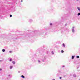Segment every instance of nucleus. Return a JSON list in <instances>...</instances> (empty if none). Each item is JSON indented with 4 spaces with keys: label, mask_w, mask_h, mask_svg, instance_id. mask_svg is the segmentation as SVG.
I'll list each match as a JSON object with an SVG mask.
<instances>
[{
    "label": "nucleus",
    "mask_w": 80,
    "mask_h": 80,
    "mask_svg": "<svg viewBox=\"0 0 80 80\" xmlns=\"http://www.w3.org/2000/svg\"><path fill=\"white\" fill-rule=\"evenodd\" d=\"M14 3H19V0H12Z\"/></svg>",
    "instance_id": "f257e3e1"
},
{
    "label": "nucleus",
    "mask_w": 80,
    "mask_h": 80,
    "mask_svg": "<svg viewBox=\"0 0 80 80\" xmlns=\"http://www.w3.org/2000/svg\"><path fill=\"white\" fill-rule=\"evenodd\" d=\"M74 28H75L73 27L72 28V32L73 33H74L75 32V30H74Z\"/></svg>",
    "instance_id": "f03ea898"
},
{
    "label": "nucleus",
    "mask_w": 80,
    "mask_h": 80,
    "mask_svg": "<svg viewBox=\"0 0 80 80\" xmlns=\"http://www.w3.org/2000/svg\"><path fill=\"white\" fill-rule=\"evenodd\" d=\"M74 57H75V56H72V60H73V59H74Z\"/></svg>",
    "instance_id": "7ed1b4c3"
},
{
    "label": "nucleus",
    "mask_w": 80,
    "mask_h": 80,
    "mask_svg": "<svg viewBox=\"0 0 80 80\" xmlns=\"http://www.w3.org/2000/svg\"><path fill=\"white\" fill-rule=\"evenodd\" d=\"M12 8V12H14L15 10V8Z\"/></svg>",
    "instance_id": "20e7f679"
},
{
    "label": "nucleus",
    "mask_w": 80,
    "mask_h": 80,
    "mask_svg": "<svg viewBox=\"0 0 80 80\" xmlns=\"http://www.w3.org/2000/svg\"><path fill=\"white\" fill-rule=\"evenodd\" d=\"M38 62L39 63V64H40L41 63V61L40 60H38Z\"/></svg>",
    "instance_id": "39448f33"
},
{
    "label": "nucleus",
    "mask_w": 80,
    "mask_h": 80,
    "mask_svg": "<svg viewBox=\"0 0 80 80\" xmlns=\"http://www.w3.org/2000/svg\"><path fill=\"white\" fill-rule=\"evenodd\" d=\"M29 22H33V20H32V19H30L29 20Z\"/></svg>",
    "instance_id": "423d86ee"
},
{
    "label": "nucleus",
    "mask_w": 80,
    "mask_h": 80,
    "mask_svg": "<svg viewBox=\"0 0 80 80\" xmlns=\"http://www.w3.org/2000/svg\"><path fill=\"white\" fill-rule=\"evenodd\" d=\"M12 63H13V65H15V62L14 61H12Z\"/></svg>",
    "instance_id": "0eeeda50"
},
{
    "label": "nucleus",
    "mask_w": 80,
    "mask_h": 80,
    "mask_svg": "<svg viewBox=\"0 0 80 80\" xmlns=\"http://www.w3.org/2000/svg\"><path fill=\"white\" fill-rule=\"evenodd\" d=\"M77 9L79 10V11L80 12V8L79 7H78L77 8Z\"/></svg>",
    "instance_id": "6e6552de"
},
{
    "label": "nucleus",
    "mask_w": 80,
    "mask_h": 80,
    "mask_svg": "<svg viewBox=\"0 0 80 80\" xmlns=\"http://www.w3.org/2000/svg\"><path fill=\"white\" fill-rule=\"evenodd\" d=\"M43 34V33H39V35H42Z\"/></svg>",
    "instance_id": "1a4fd4ad"
},
{
    "label": "nucleus",
    "mask_w": 80,
    "mask_h": 80,
    "mask_svg": "<svg viewBox=\"0 0 80 80\" xmlns=\"http://www.w3.org/2000/svg\"><path fill=\"white\" fill-rule=\"evenodd\" d=\"M2 52H5V49H2Z\"/></svg>",
    "instance_id": "9d476101"
},
{
    "label": "nucleus",
    "mask_w": 80,
    "mask_h": 80,
    "mask_svg": "<svg viewBox=\"0 0 80 80\" xmlns=\"http://www.w3.org/2000/svg\"><path fill=\"white\" fill-rule=\"evenodd\" d=\"M45 60V58H44V59H42V62H44Z\"/></svg>",
    "instance_id": "9b49d317"
},
{
    "label": "nucleus",
    "mask_w": 80,
    "mask_h": 80,
    "mask_svg": "<svg viewBox=\"0 0 80 80\" xmlns=\"http://www.w3.org/2000/svg\"><path fill=\"white\" fill-rule=\"evenodd\" d=\"M21 77H22V78H25V76H24L22 75L21 76Z\"/></svg>",
    "instance_id": "f8f14e48"
},
{
    "label": "nucleus",
    "mask_w": 80,
    "mask_h": 80,
    "mask_svg": "<svg viewBox=\"0 0 80 80\" xmlns=\"http://www.w3.org/2000/svg\"><path fill=\"white\" fill-rule=\"evenodd\" d=\"M10 70H11V69H12L13 68V67L12 66H10Z\"/></svg>",
    "instance_id": "ddd939ff"
},
{
    "label": "nucleus",
    "mask_w": 80,
    "mask_h": 80,
    "mask_svg": "<svg viewBox=\"0 0 80 80\" xmlns=\"http://www.w3.org/2000/svg\"><path fill=\"white\" fill-rule=\"evenodd\" d=\"M73 76L74 77H75V78L77 77V75H76V74H74L73 75Z\"/></svg>",
    "instance_id": "4468645a"
},
{
    "label": "nucleus",
    "mask_w": 80,
    "mask_h": 80,
    "mask_svg": "<svg viewBox=\"0 0 80 80\" xmlns=\"http://www.w3.org/2000/svg\"><path fill=\"white\" fill-rule=\"evenodd\" d=\"M62 45L64 47H65V44L64 43H63L62 44Z\"/></svg>",
    "instance_id": "2eb2a0df"
},
{
    "label": "nucleus",
    "mask_w": 80,
    "mask_h": 80,
    "mask_svg": "<svg viewBox=\"0 0 80 80\" xmlns=\"http://www.w3.org/2000/svg\"><path fill=\"white\" fill-rule=\"evenodd\" d=\"M9 61L10 62H12V58H10L9 59Z\"/></svg>",
    "instance_id": "dca6fc26"
},
{
    "label": "nucleus",
    "mask_w": 80,
    "mask_h": 80,
    "mask_svg": "<svg viewBox=\"0 0 80 80\" xmlns=\"http://www.w3.org/2000/svg\"><path fill=\"white\" fill-rule=\"evenodd\" d=\"M76 58H80V57H79V56H76Z\"/></svg>",
    "instance_id": "f3484780"
},
{
    "label": "nucleus",
    "mask_w": 80,
    "mask_h": 80,
    "mask_svg": "<svg viewBox=\"0 0 80 80\" xmlns=\"http://www.w3.org/2000/svg\"><path fill=\"white\" fill-rule=\"evenodd\" d=\"M52 55H54V52L53 51H52Z\"/></svg>",
    "instance_id": "a211bd4d"
},
{
    "label": "nucleus",
    "mask_w": 80,
    "mask_h": 80,
    "mask_svg": "<svg viewBox=\"0 0 80 80\" xmlns=\"http://www.w3.org/2000/svg\"><path fill=\"white\" fill-rule=\"evenodd\" d=\"M79 15H80V12L78 13V16H79Z\"/></svg>",
    "instance_id": "6ab92c4d"
},
{
    "label": "nucleus",
    "mask_w": 80,
    "mask_h": 80,
    "mask_svg": "<svg viewBox=\"0 0 80 80\" xmlns=\"http://www.w3.org/2000/svg\"><path fill=\"white\" fill-rule=\"evenodd\" d=\"M61 53H63L64 52V51H63V50H61Z\"/></svg>",
    "instance_id": "aec40b11"
},
{
    "label": "nucleus",
    "mask_w": 80,
    "mask_h": 80,
    "mask_svg": "<svg viewBox=\"0 0 80 80\" xmlns=\"http://www.w3.org/2000/svg\"><path fill=\"white\" fill-rule=\"evenodd\" d=\"M10 17H12V14H10Z\"/></svg>",
    "instance_id": "412c9836"
},
{
    "label": "nucleus",
    "mask_w": 80,
    "mask_h": 80,
    "mask_svg": "<svg viewBox=\"0 0 80 80\" xmlns=\"http://www.w3.org/2000/svg\"><path fill=\"white\" fill-rule=\"evenodd\" d=\"M50 25H51V26H52V23H50Z\"/></svg>",
    "instance_id": "4be33fe9"
},
{
    "label": "nucleus",
    "mask_w": 80,
    "mask_h": 80,
    "mask_svg": "<svg viewBox=\"0 0 80 80\" xmlns=\"http://www.w3.org/2000/svg\"><path fill=\"white\" fill-rule=\"evenodd\" d=\"M2 69L0 68V71H2Z\"/></svg>",
    "instance_id": "5701e85b"
},
{
    "label": "nucleus",
    "mask_w": 80,
    "mask_h": 80,
    "mask_svg": "<svg viewBox=\"0 0 80 80\" xmlns=\"http://www.w3.org/2000/svg\"><path fill=\"white\" fill-rule=\"evenodd\" d=\"M47 54H48V51L46 52Z\"/></svg>",
    "instance_id": "b1692460"
},
{
    "label": "nucleus",
    "mask_w": 80,
    "mask_h": 80,
    "mask_svg": "<svg viewBox=\"0 0 80 80\" xmlns=\"http://www.w3.org/2000/svg\"><path fill=\"white\" fill-rule=\"evenodd\" d=\"M62 77H59V78H60V79H62Z\"/></svg>",
    "instance_id": "393cba45"
},
{
    "label": "nucleus",
    "mask_w": 80,
    "mask_h": 80,
    "mask_svg": "<svg viewBox=\"0 0 80 80\" xmlns=\"http://www.w3.org/2000/svg\"><path fill=\"white\" fill-rule=\"evenodd\" d=\"M65 26H67V24H65Z\"/></svg>",
    "instance_id": "a878e982"
},
{
    "label": "nucleus",
    "mask_w": 80,
    "mask_h": 80,
    "mask_svg": "<svg viewBox=\"0 0 80 80\" xmlns=\"http://www.w3.org/2000/svg\"><path fill=\"white\" fill-rule=\"evenodd\" d=\"M9 52V53H12V51H10Z\"/></svg>",
    "instance_id": "bb28decb"
},
{
    "label": "nucleus",
    "mask_w": 80,
    "mask_h": 80,
    "mask_svg": "<svg viewBox=\"0 0 80 80\" xmlns=\"http://www.w3.org/2000/svg\"><path fill=\"white\" fill-rule=\"evenodd\" d=\"M62 67H65V65H63V66H62Z\"/></svg>",
    "instance_id": "cd10ccee"
},
{
    "label": "nucleus",
    "mask_w": 80,
    "mask_h": 80,
    "mask_svg": "<svg viewBox=\"0 0 80 80\" xmlns=\"http://www.w3.org/2000/svg\"><path fill=\"white\" fill-rule=\"evenodd\" d=\"M10 75L9 74L8 75V77H10Z\"/></svg>",
    "instance_id": "c85d7f7f"
},
{
    "label": "nucleus",
    "mask_w": 80,
    "mask_h": 80,
    "mask_svg": "<svg viewBox=\"0 0 80 80\" xmlns=\"http://www.w3.org/2000/svg\"><path fill=\"white\" fill-rule=\"evenodd\" d=\"M21 2H23V0H21Z\"/></svg>",
    "instance_id": "c756f323"
},
{
    "label": "nucleus",
    "mask_w": 80,
    "mask_h": 80,
    "mask_svg": "<svg viewBox=\"0 0 80 80\" xmlns=\"http://www.w3.org/2000/svg\"><path fill=\"white\" fill-rule=\"evenodd\" d=\"M78 68H79V67H78L77 69H78Z\"/></svg>",
    "instance_id": "7c9ffc66"
},
{
    "label": "nucleus",
    "mask_w": 80,
    "mask_h": 80,
    "mask_svg": "<svg viewBox=\"0 0 80 80\" xmlns=\"http://www.w3.org/2000/svg\"><path fill=\"white\" fill-rule=\"evenodd\" d=\"M20 71H18V73H20Z\"/></svg>",
    "instance_id": "2f4dec72"
},
{
    "label": "nucleus",
    "mask_w": 80,
    "mask_h": 80,
    "mask_svg": "<svg viewBox=\"0 0 80 80\" xmlns=\"http://www.w3.org/2000/svg\"><path fill=\"white\" fill-rule=\"evenodd\" d=\"M52 80H55V79H52Z\"/></svg>",
    "instance_id": "473e14b6"
},
{
    "label": "nucleus",
    "mask_w": 80,
    "mask_h": 80,
    "mask_svg": "<svg viewBox=\"0 0 80 80\" xmlns=\"http://www.w3.org/2000/svg\"><path fill=\"white\" fill-rule=\"evenodd\" d=\"M77 1H78V0H76Z\"/></svg>",
    "instance_id": "72a5a7b5"
},
{
    "label": "nucleus",
    "mask_w": 80,
    "mask_h": 80,
    "mask_svg": "<svg viewBox=\"0 0 80 80\" xmlns=\"http://www.w3.org/2000/svg\"><path fill=\"white\" fill-rule=\"evenodd\" d=\"M15 39H16V40H17V38H15Z\"/></svg>",
    "instance_id": "f704fd0d"
},
{
    "label": "nucleus",
    "mask_w": 80,
    "mask_h": 80,
    "mask_svg": "<svg viewBox=\"0 0 80 80\" xmlns=\"http://www.w3.org/2000/svg\"><path fill=\"white\" fill-rule=\"evenodd\" d=\"M79 80H80V79Z\"/></svg>",
    "instance_id": "c9c22d12"
}]
</instances>
